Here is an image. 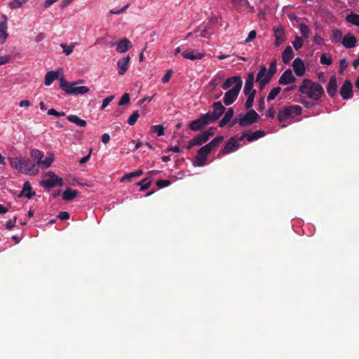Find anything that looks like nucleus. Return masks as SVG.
Returning <instances> with one entry per match:
<instances>
[{
	"label": "nucleus",
	"instance_id": "obj_59",
	"mask_svg": "<svg viewBox=\"0 0 359 359\" xmlns=\"http://www.w3.org/2000/svg\"><path fill=\"white\" fill-rule=\"evenodd\" d=\"M53 161V158L50 157L46 158L45 160L42 159V163H41L40 165H43L44 168H48Z\"/></svg>",
	"mask_w": 359,
	"mask_h": 359
},
{
	"label": "nucleus",
	"instance_id": "obj_52",
	"mask_svg": "<svg viewBox=\"0 0 359 359\" xmlns=\"http://www.w3.org/2000/svg\"><path fill=\"white\" fill-rule=\"evenodd\" d=\"M271 79L269 76L266 75L265 77L261 81H256L259 83L260 90H263L265 86L270 82Z\"/></svg>",
	"mask_w": 359,
	"mask_h": 359
},
{
	"label": "nucleus",
	"instance_id": "obj_55",
	"mask_svg": "<svg viewBox=\"0 0 359 359\" xmlns=\"http://www.w3.org/2000/svg\"><path fill=\"white\" fill-rule=\"evenodd\" d=\"M48 114L60 117V116H65V112H64V111L59 112V111H56L55 109L52 108L48 111Z\"/></svg>",
	"mask_w": 359,
	"mask_h": 359
},
{
	"label": "nucleus",
	"instance_id": "obj_33",
	"mask_svg": "<svg viewBox=\"0 0 359 359\" xmlns=\"http://www.w3.org/2000/svg\"><path fill=\"white\" fill-rule=\"evenodd\" d=\"M152 182L151 177H147L137 183V185L140 186V191H144L149 188Z\"/></svg>",
	"mask_w": 359,
	"mask_h": 359
},
{
	"label": "nucleus",
	"instance_id": "obj_42",
	"mask_svg": "<svg viewBox=\"0 0 359 359\" xmlns=\"http://www.w3.org/2000/svg\"><path fill=\"white\" fill-rule=\"evenodd\" d=\"M151 132L156 133L158 136L164 135V127L162 125L153 126L151 128Z\"/></svg>",
	"mask_w": 359,
	"mask_h": 359
},
{
	"label": "nucleus",
	"instance_id": "obj_30",
	"mask_svg": "<svg viewBox=\"0 0 359 359\" xmlns=\"http://www.w3.org/2000/svg\"><path fill=\"white\" fill-rule=\"evenodd\" d=\"M31 157L34 161H36V165H40L42 163V158H43V153L38 149H33L31 151Z\"/></svg>",
	"mask_w": 359,
	"mask_h": 359
},
{
	"label": "nucleus",
	"instance_id": "obj_44",
	"mask_svg": "<svg viewBox=\"0 0 359 359\" xmlns=\"http://www.w3.org/2000/svg\"><path fill=\"white\" fill-rule=\"evenodd\" d=\"M332 41L334 42V43H338L341 39V36H342V33L340 30L339 29H333L332 32Z\"/></svg>",
	"mask_w": 359,
	"mask_h": 359
},
{
	"label": "nucleus",
	"instance_id": "obj_28",
	"mask_svg": "<svg viewBox=\"0 0 359 359\" xmlns=\"http://www.w3.org/2000/svg\"><path fill=\"white\" fill-rule=\"evenodd\" d=\"M224 137L222 135H219L215 137L212 140H211L209 143L205 144V146L212 151L213 149L217 148L223 141Z\"/></svg>",
	"mask_w": 359,
	"mask_h": 359
},
{
	"label": "nucleus",
	"instance_id": "obj_50",
	"mask_svg": "<svg viewBox=\"0 0 359 359\" xmlns=\"http://www.w3.org/2000/svg\"><path fill=\"white\" fill-rule=\"evenodd\" d=\"M320 61L323 65H330L332 64L331 56H327L326 54L321 55Z\"/></svg>",
	"mask_w": 359,
	"mask_h": 359
},
{
	"label": "nucleus",
	"instance_id": "obj_25",
	"mask_svg": "<svg viewBox=\"0 0 359 359\" xmlns=\"http://www.w3.org/2000/svg\"><path fill=\"white\" fill-rule=\"evenodd\" d=\"M294 57V52L292 48L288 46L282 53V60L285 64H287Z\"/></svg>",
	"mask_w": 359,
	"mask_h": 359
},
{
	"label": "nucleus",
	"instance_id": "obj_49",
	"mask_svg": "<svg viewBox=\"0 0 359 359\" xmlns=\"http://www.w3.org/2000/svg\"><path fill=\"white\" fill-rule=\"evenodd\" d=\"M300 32L303 37L308 38L309 37V27L305 24H301L299 26Z\"/></svg>",
	"mask_w": 359,
	"mask_h": 359
},
{
	"label": "nucleus",
	"instance_id": "obj_43",
	"mask_svg": "<svg viewBox=\"0 0 359 359\" xmlns=\"http://www.w3.org/2000/svg\"><path fill=\"white\" fill-rule=\"evenodd\" d=\"M60 46L62 47V48L63 50V53H65L66 55H69L73 52L74 48L75 47V44L72 43L71 45L68 46V45L62 43L60 45Z\"/></svg>",
	"mask_w": 359,
	"mask_h": 359
},
{
	"label": "nucleus",
	"instance_id": "obj_1",
	"mask_svg": "<svg viewBox=\"0 0 359 359\" xmlns=\"http://www.w3.org/2000/svg\"><path fill=\"white\" fill-rule=\"evenodd\" d=\"M299 91L315 101L320 100L322 96L325 95L322 85L309 79H303L299 87Z\"/></svg>",
	"mask_w": 359,
	"mask_h": 359
},
{
	"label": "nucleus",
	"instance_id": "obj_10",
	"mask_svg": "<svg viewBox=\"0 0 359 359\" xmlns=\"http://www.w3.org/2000/svg\"><path fill=\"white\" fill-rule=\"evenodd\" d=\"M340 95L344 100H349L353 97V85L349 80H346L340 88Z\"/></svg>",
	"mask_w": 359,
	"mask_h": 359
},
{
	"label": "nucleus",
	"instance_id": "obj_15",
	"mask_svg": "<svg viewBox=\"0 0 359 359\" xmlns=\"http://www.w3.org/2000/svg\"><path fill=\"white\" fill-rule=\"evenodd\" d=\"M292 67L297 76H302L305 74V66L303 60L299 57L295 58L292 62Z\"/></svg>",
	"mask_w": 359,
	"mask_h": 359
},
{
	"label": "nucleus",
	"instance_id": "obj_37",
	"mask_svg": "<svg viewBox=\"0 0 359 359\" xmlns=\"http://www.w3.org/2000/svg\"><path fill=\"white\" fill-rule=\"evenodd\" d=\"M201 117L202 118L206 126L217 120L211 111H209L205 114H202Z\"/></svg>",
	"mask_w": 359,
	"mask_h": 359
},
{
	"label": "nucleus",
	"instance_id": "obj_6",
	"mask_svg": "<svg viewBox=\"0 0 359 359\" xmlns=\"http://www.w3.org/2000/svg\"><path fill=\"white\" fill-rule=\"evenodd\" d=\"M47 179L41 182V185L45 189H50L56 186H62V178L58 177L53 172L46 174Z\"/></svg>",
	"mask_w": 359,
	"mask_h": 359
},
{
	"label": "nucleus",
	"instance_id": "obj_32",
	"mask_svg": "<svg viewBox=\"0 0 359 359\" xmlns=\"http://www.w3.org/2000/svg\"><path fill=\"white\" fill-rule=\"evenodd\" d=\"M265 135V132L263 130H257L253 133H248V141L253 142Z\"/></svg>",
	"mask_w": 359,
	"mask_h": 359
},
{
	"label": "nucleus",
	"instance_id": "obj_47",
	"mask_svg": "<svg viewBox=\"0 0 359 359\" xmlns=\"http://www.w3.org/2000/svg\"><path fill=\"white\" fill-rule=\"evenodd\" d=\"M140 115H139V113H138V111H134L131 116L128 118V123L130 125V126H133L137 118H139Z\"/></svg>",
	"mask_w": 359,
	"mask_h": 359
},
{
	"label": "nucleus",
	"instance_id": "obj_38",
	"mask_svg": "<svg viewBox=\"0 0 359 359\" xmlns=\"http://www.w3.org/2000/svg\"><path fill=\"white\" fill-rule=\"evenodd\" d=\"M28 0H11L8 3V6L11 9H16L22 7Z\"/></svg>",
	"mask_w": 359,
	"mask_h": 359
},
{
	"label": "nucleus",
	"instance_id": "obj_39",
	"mask_svg": "<svg viewBox=\"0 0 359 359\" xmlns=\"http://www.w3.org/2000/svg\"><path fill=\"white\" fill-rule=\"evenodd\" d=\"M281 91L280 87L273 88L269 93L266 100L268 102H271L276 98V97L280 93Z\"/></svg>",
	"mask_w": 359,
	"mask_h": 359
},
{
	"label": "nucleus",
	"instance_id": "obj_5",
	"mask_svg": "<svg viewBox=\"0 0 359 359\" xmlns=\"http://www.w3.org/2000/svg\"><path fill=\"white\" fill-rule=\"evenodd\" d=\"M259 119L258 114L254 110L248 111L245 114L239 116L233 119V123H238L242 127L250 126L252 123H257Z\"/></svg>",
	"mask_w": 359,
	"mask_h": 359
},
{
	"label": "nucleus",
	"instance_id": "obj_64",
	"mask_svg": "<svg viewBox=\"0 0 359 359\" xmlns=\"http://www.w3.org/2000/svg\"><path fill=\"white\" fill-rule=\"evenodd\" d=\"M302 104L307 109L312 108L315 106L316 103L311 101L302 100Z\"/></svg>",
	"mask_w": 359,
	"mask_h": 359
},
{
	"label": "nucleus",
	"instance_id": "obj_56",
	"mask_svg": "<svg viewBox=\"0 0 359 359\" xmlns=\"http://www.w3.org/2000/svg\"><path fill=\"white\" fill-rule=\"evenodd\" d=\"M201 26L198 27L195 30H194V32H200V36H202V37H207L208 36V27L207 26H205L203 29H201Z\"/></svg>",
	"mask_w": 359,
	"mask_h": 359
},
{
	"label": "nucleus",
	"instance_id": "obj_46",
	"mask_svg": "<svg viewBox=\"0 0 359 359\" xmlns=\"http://www.w3.org/2000/svg\"><path fill=\"white\" fill-rule=\"evenodd\" d=\"M267 74V69L265 66H262L258 72L256 77V81H261L263 79Z\"/></svg>",
	"mask_w": 359,
	"mask_h": 359
},
{
	"label": "nucleus",
	"instance_id": "obj_7",
	"mask_svg": "<svg viewBox=\"0 0 359 359\" xmlns=\"http://www.w3.org/2000/svg\"><path fill=\"white\" fill-rule=\"evenodd\" d=\"M211 151L204 145L197 151V154L194 157L193 165L201 167L205 165L207 161V157Z\"/></svg>",
	"mask_w": 359,
	"mask_h": 359
},
{
	"label": "nucleus",
	"instance_id": "obj_48",
	"mask_svg": "<svg viewBox=\"0 0 359 359\" xmlns=\"http://www.w3.org/2000/svg\"><path fill=\"white\" fill-rule=\"evenodd\" d=\"M303 39H302V37H299L298 36H296L294 41L292 42L293 46L294 49L297 50L303 46Z\"/></svg>",
	"mask_w": 359,
	"mask_h": 359
},
{
	"label": "nucleus",
	"instance_id": "obj_3",
	"mask_svg": "<svg viewBox=\"0 0 359 359\" xmlns=\"http://www.w3.org/2000/svg\"><path fill=\"white\" fill-rule=\"evenodd\" d=\"M59 81L60 88L67 95H85L90 91V88L88 87L85 86H76L78 84V82L69 83L66 81L63 76L59 79Z\"/></svg>",
	"mask_w": 359,
	"mask_h": 359
},
{
	"label": "nucleus",
	"instance_id": "obj_24",
	"mask_svg": "<svg viewBox=\"0 0 359 359\" xmlns=\"http://www.w3.org/2000/svg\"><path fill=\"white\" fill-rule=\"evenodd\" d=\"M182 55L185 59L195 60L202 59L204 57V53L198 52L194 53L193 51L185 50L182 52Z\"/></svg>",
	"mask_w": 359,
	"mask_h": 359
},
{
	"label": "nucleus",
	"instance_id": "obj_18",
	"mask_svg": "<svg viewBox=\"0 0 359 359\" xmlns=\"http://www.w3.org/2000/svg\"><path fill=\"white\" fill-rule=\"evenodd\" d=\"M130 60V56L127 55L117 62L118 73L119 75L122 76L127 72Z\"/></svg>",
	"mask_w": 359,
	"mask_h": 359
},
{
	"label": "nucleus",
	"instance_id": "obj_57",
	"mask_svg": "<svg viewBox=\"0 0 359 359\" xmlns=\"http://www.w3.org/2000/svg\"><path fill=\"white\" fill-rule=\"evenodd\" d=\"M114 99V95H110L104 99L102 102V104L101 107V109H104L108 104Z\"/></svg>",
	"mask_w": 359,
	"mask_h": 359
},
{
	"label": "nucleus",
	"instance_id": "obj_19",
	"mask_svg": "<svg viewBox=\"0 0 359 359\" xmlns=\"http://www.w3.org/2000/svg\"><path fill=\"white\" fill-rule=\"evenodd\" d=\"M254 81H255V76L254 73L251 72L248 74L244 89H243V93L245 95H250V93L253 91V85H254Z\"/></svg>",
	"mask_w": 359,
	"mask_h": 359
},
{
	"label": "nucleus",
	"instance_id": "obj_29",
	"mask_svg": "<svg viewBox=\"0 0 359 359\" xmlns=\"http://www.w3.org/2000/svg\"><path fill=\"white\" fill-rule=\"evenodd\" d=\"M58 74L57 72L55 71H50L46 73L45 76V81L44 83L46 86H50L53 82L57 79Z\"/></svg>",
	"mask_w": 359,
	"mask_h": 359
},
{
	"label": "nucleus",
	"instance_id": "obj_60",
	"mask_svg": "<svg viewBox=\"0 0 359 359\" xmlns=\"http://www.w3.org/2000/svg\"><path fill=\"white\" fill-rule=\"evenodd\" d=\"M16 222L17 217H15L13 220L9 219L8 221H7L6 224V229L8 230L12 229L15 226Z\"/></svg>",
	"mask_w": 359,
	"mask_h": 359
},
{
	"label": "nucleus",
	"instance_id": "obj_54",
	"mask_svg": "<svg viewBox=\"0 0 359 359\" xmlns=\"http://www.w3.org/2000/svg\"><path fill=\"white\" fill-rule=\"evenodd\" d=\"M231 4L235 7H238L244 5H248V0H231Z\"/></svg>",
	"mask_w": 359,
	"mask_h": 359
},
{
	"label": "nucleus",
	"instance_id": "obj_45",
	"mask_svg": "<svg viewBox=\"0 0 359 359\" xmlns=\"http://www.w3.org/2000/svg\"><path fill=\"white\" fill-rule=\"evenodd\" d=\"M276 62L273 60L270 64L269 69L266 74V76H269L271 79L272 76L276 74Z\"/></svg>",
	"mask_w": 359,
	"mask_h": 359
},
{
	"label": "nucleus",
	"instance_id": "obj_22",
	"mask_svg": "<svg viewBox=\"0 0 359 359\" xmlns=\"http://www.w3.org/2000/svg\"><path fill=\"white\" fill-rule=\"evenodd\" d=\"M32 186L29 182H26L24 183L22 190L21 191L19 196L20 197H26L27 198H31L35 194V192L32 191Z\"/></svg>",
	"mask_w": 359,
	"mask_h": 359
},
{
	"label": "nucleus",
	"instance_id": "obj_53",
	"mask_svg": "<svg viewBox=\"0 0 359 359\" xmlns=\"http://www.w3.org/2000/svg\"><path fill=\"white\" fill-rule=\"evenodd\" d=\"M130 102V95L128 93H125L122 95L121 100L118 102V105H124L128 104Z\"/></svg>",
	"mask_w": 359,
	"mask_h": 359
},
{
	"label": "nucleus",
	"instance_id": "obj_21",
	"mask_svg": "<svg viewBox=\"0 0 359 359\" xmlns=\"http://www.w3.org/2000/svg\"><path fill=\"white\" fill-rule=\"evenodd\" d=\"M206 126L203 120L199 116L198 118L191 121L189 124V128L193 131H199Z\"/></svg>",
	"mask_w": 359,
	"mask_h": 359
},
{
	"label": "nucleus",
	"instance_id": "obj_63",
	"mask_svg": "<svg viewBox=\"0 0 359 359\" xmlns=\"http://www.w3.org/2000/svg\"><path fill=\"white\" fill-rule=\"evenodd\" d=\"M57 217L61 220H67L69 219L70 215L67 212L62 211L59 213Z\"/></svg>",
	"mask_w": 359,
	"mask_h": 359
},
{
	"label": "nucleus",
	"instance_id": "obj_36",
	"mask_svg": "<svg viewBox=\"0 0 359 359\" xmlns=\"http://www.w3.org/2000/svg\"><path fill=\"white\" fill-rule=\"evenodd\" d=\"M6 29L7 23L6 22H0V39L1 40V43H4L8 36L6 32Z\"/></svg>",
	"mask_w": 359,
	"mask_h": 359
},
{
	"label": "nucleus",
	"instance_id": "obj_9",
	"mask_svg": "<svg viewBox=\"0 0 359 359\" xmlns=\"http://www.w3.org/2000/svg\"><path fill=\"white\" fill-rule=\"evenodd\" d=\"M240 147V144L237 143L235 138L231 137L228 142L225 144L222 149L220 150L218 156L226 155L230 153L237 151Z\"/></svg>",
	"mask_w": 359,
	"mask_h": 359
},
{
	"label": "nucleus",
	"instance_id": "obj_58",
	"mask_svg": "<svg viewBox=\"0 0 359 359\" xmlns=\"http://www.w3.org/2000/svg\"><path fill=\"white\" fill-rule=\"evenodd\" d=\"M129 6H130V4H128L127 5L124 6L122 8H121L119 10H118V11L111 10L109 11V13L111 14L120 15V14L124 13L128 8Z\"/></svg>",
	"mask_w": 359,
	"mask_h": 359
},
{
	"label": "nucleus",
	"instance_id": "obj_20",
	"mask_svg": "<svg viewBox=\"0 0 359 359\" xmlns=\"http://www.w3.org/2000/svg\"><path fill=\"white\" fill-rule=\"evenodd\" d=\"M132 47V43L127 38L119 41L116 44V51L121 53H126Z\"/></svg>",
	"mask_w": 359,
	"mask_h": 359
},
{
	"label": "nucleus",
	"instance_id": "obj_12",
	"mask_svg": "<svg viewBox=\"0 0 359 359\" xmlns=\"http://www.w3.org/2000/svg\"><path fill=\"white\" fill-rule=\"evenodd\" d=\"M240 86L241 88L243 86V81L241 77L239 76H231L226 79L224 83L222 84V88L224 90H227L231 86Z\"/></svg>",
	"mask_w": 359,
	"mask_h": 359
},
{
	"label": "nucleus",
	"instance_id": "obj_26",
	"mask_svg": "<svg viewBox=\"0 0 359 359\" xmlns=\"http://www.w3.org/2000/svg\"><path fill=\"white\" fill-rule=\"evenodd\" d=\"M79 194V192L77 190L67 187L62 194V198L65 201H71L76 198Z\"/></svg>",
	"mask_w": 359,
	"mask_h": 359
},
{
	"label": "nucleus",
	"instance_id": "obj_4",
	"mask_svg": "<svg viewBox=\"0 0 359 359\" xmlns=\"http://www.w3.org/2000/svg\"><path fill=\"white\" fill-rule=\"evenodd\" d=\"M302 109L299 105H290L285 107L278 113V120L279 122H284L289 118H293L302 114Z\"/></svg>",
	"mask_w": 359,
	"mask_h": 359
},
{
	"label": "nucleus",
	"instance_id": "obj_14",
	"mask_svg": "<svg viewBox=\"0 0 359 359\" xmlns=\"http://www.w3.org/2000/svg\"><path fill=\"white\" fill-rule=\"evenodd\" d=\"M296 78L293 76L292 70L286 69L280 76L278 83L280 85H288L295 81Z\"/></svg>",
	"mask_w": 359,
	"mask_h": 359
},
{
	"label": "nucleus",
	"instance_id": "obj_62",
	"mask_svg": "<svg viewBox=\"0 0 359 359\" xmlns=\"http://www.w3.org/2000/svg\"><path fill=\"white\" fill-rule=\"evenodd\" d=\"M256 36H257V32L255 30L250 31V33L248 34V36L245 40V43H248V42L252 41L254 39H255Z\"/></svg>",
	"mask_w": 359,
	"mask_h": 359
},
{
	"label": "nucleus",
	"instance_id": "obj_34",
	"mask_svg": "<svg viewBox=\"0 0 359 359\" xmlns=\"http://www.w3.org/2000/svg\"><path fill=\"white\" fill-rule=\"evenodd\" d=\"M143 174L142 170H137L135 172L126 173L121 179V182H125L126 180H130L133 177H140Z\"/></svg>",
	"mask_w": 359,
	"mask_h": 359
},
{
	"label": "nucleus",
	"instance_id": "obj_17",
	"mask_svg": "<svg viewBox=\"0 0 359 359\" xmlns=\"http://www.w3.org/2000/svg\"><path fill=\"white\" fill-rule=\"evenodd\" d=\"M341 43L346 48H352L355 47L357 43L356 37L351 33L346 34L343 37Z\"/></svg>",
	"mask_w": 359,
	"mask_h": 359
},
{
	"label": "nucleus",
	"instance_id": "obj_23",
	"mask_svg": "<svg viewBox=\"0 0 359 359\" xmlns=\"http://www.w3.org/2000/svg\"><path fill=\"white\" fill-rule=\"evenodd\" d=\"M213 111L212 113L216 117L217 119H219V117L223 114L225 111V107L222 105L221 102H214L212 104Z\"/></svg>",
	"mask_w": 359,
	"mask_h": 359
},
{
	"label": "nucleus",
	"instance_id": "obj_51",
	"mask_svg": "<svg viewBox=\"0 0 359 359\" xmlns=\"http://www.w3.org/2000/svg\"><path fill=\"white\" fill-rule=\"evenodd\" d=\"M156 184L159 189H162L170 185L171 182L167 180H159L156 182Z\"/></svg>",
	"mask_w": 359,
	"mask_h": 359
},
{
	"label": "nucleus",
	"instance_id": "obj_61",
	"mask_svg": "<svg viewBox=\"0 0 359 359\" xmlns=\"http://www.w3.org/2000/svg\"><path fill=\"white\" fill-rule=\"evenodd\" d=\"M172 74V70H171V69L168 70L166 74L162 78V82L163 83H168L169 81Z\"/></svg>",
	"mask_w": 359,
	"mask_h": 359
},
{
	"label": "nucleus",
	"instance_id": "obj_27",
	"mask_svg": "<svg viewBox=\"0 0 359 359\" xmlns=\"http://www.w3.org/2000/svg\"><path fill=\"white\" fill-rule=\"evenodd\" d=\"M234 114V111L233 108H229L226 111V112L224 114V116L221 119V121L219 123V126L222 128L224 126H226L233 118Z\"/></svg>",
	"mask_w": 359,
	"mask_h": 359
},
{
	"label": "nucleus",
	"instance_id": "obj_35",
	"mask_svg": "<svg viewBox=\"0 0 359 359\" xmlns=\"http://www.w3.org/2000/svg\"><path fill=\"white\" fill-rule=\"evenodd\" d=\"M346 20L357 27H359V15L351 13L346 15Z\"/></svg>",
	"mask_w": 359,
	"mask_h": 359
},
{
	"label": "nucleus",
	"instance_id": "obj_41",
	"mask_svg": "<svg viewBox=\"0 0 359 359\" xmlns=\"http://www.w3.org/2000/svg\"><path fill=\"white\" fill-rule=\"evenodd\" d=\"M222 78L220 76H216L213 79H212L208 83V88H210V90L212 91L215 89V88L219 85Z\"/></svg>",
	"mask_w": 359,
	"mask_h": 359
},
{
	"label": "nucleus",
	"instance_id": "obj_13",
	"mask_svg": "<svg viewBox=\"0 0 359 359\" xmlns=\"http://www.w3.org/2000/svg\"><path fill=\"white\" fill-rule=\"evenodd\" d=\"M273 33L275 36L274 45L276 47H278L282 43L286 40L285 31L283 28L280 26L278 27H273Z\"/></svg>",
	"mask_w": 359,
	"mask_h": 359
},
{
	"label": "nucleus",
	"instance_id": "obj_31",
	"mask_svg": "<svg viewBox=\"0 0 359 359\" xmlns=\"http://www.w3.org/2000/svg\"><path fill=\"white\" fill-rule=\"evenodd\" d=\"M67 118L69 122L75 123L76 126L80 127H85L87 124L85 120L80 118L76 115H69Z\"/></svg>",
	"mask_w": 359,
	"mask_h": 359
},
{
	"label": "nucleus",
	"instance_id": "obj_40",
	"mask_svg": "<svg viewBox=\"0 0 359 359\" xmlns=\"http://www.w3.org/2000/svg\"><path fill=\"white\" fill-rule=\"evenodd\" d=\"M256 95V90H253L250 95H248V97L245 104V107L248 109L252 107L255 99V96Z\"/></svg>",
	"mask_w": 359,
	"mask_h": 359
},
{
	"label": "nucleus",
	"instance_id": "obj_16",
	"mask_svg": "<svg viewBox=\"0 0 359 359\" xmlns=\"http://www.w3.org/2000/svg\"><path fill=\"white\" fill-rule=\"evenodd\" d=\"M327 93L332 98L334 97L337 93V81L335 76H332L327 86Z\"/></svg>",
	"mask_w": 359,
	"mask_h": 359
},
{
	"label": "nucleus",
	"instance_id": "obj_11",
	"mask_svg": "<svg viewBox=\"0 0 359 359\" xmlns=\"http://www.w3.org/2000/svg\"><path fill=\"white\" fill-rule=\"evenodd\" d=\"M213 135L214 133L211 130H206L193 137L194 143H195L196 146H201L207 142L209 138Z\"/></svg>",
	"mask_w": 359,
	"mask_h": 359
},
{
	"label": "nucleus",
	"instance_id": "obj_8",
	"mask_svg": "<svg viewBox=\"0 0 359 359\" xmlns=\"http://www.w3.org/2000/svg\"><path fill=\"white\" fill-rule=\"evenodd\" d=\"M241 86H233V88L228 91H226L224 94V103L225 105L229 106L235 100L237 99L238 95L241 91Z\"/></svg>",
	"mask_w": 359,
	"mask_h": 359
},
{
	"label": "nucleus",
	"instance_id": "obj_2",
	"mask_svg": "<svg viewBox=\"0 0 359 359\" xmlns=\"http://www.w3.org/2000/svg\"><path fill=\"white\" fill-rule=\"evenodd\" d=\"M10 165L15 170L29 175H35L39 170L29 158H10Z\"/></svg>",
	"mask_w": 359,
	"mask_h": 359
}]
</instances>
